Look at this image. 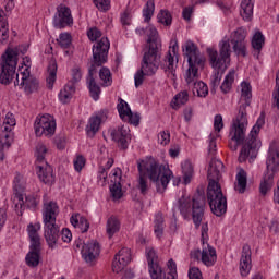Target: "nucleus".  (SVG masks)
Masks as SVG:
<instances>
[{
    "label": "nucleus",
    "mask_w": 279,
    "mask_h": 279,
    "mask_svg": "<svg viewBox=\"0 0 279 279\" xmlns=\"http://www.w3.org/2000/svg\"><path fill=\"white\" fill-rule=\"evenodd\" d=\"M40 230V222H37V223H29L27 226V233H28V236L29 239H35L37 236H40L38 234V231Z\"/></svg>",
    "instance_id": "53"
},
{
    "label": "nucleus",
    "mask_w": 279,
    "mask_h": 279,
    "mask_svg": "<svg viewBox=\"0 0 279 279\" xmlns=\"http://www.w3.org/2000/svg\"><path fill=\"white\" fill-rule=\"evenodd\" d=\"M234 70L229 71L220 86V90L225 93V95L228 94L229 90H232V84H234Z\"/></svg>",
    "instance_id": "37"
},
{
    "label": "nucleus",
    "mask_w": 279,
    "mask_h": 279,
    "mask_svg": "<svg viewBox=\"0 0 279 279\" xmlns=\"http://www.w3.org/2000/svg\"><path fill=\"white\" fill-rule=\"evenodd\" d=\"M48 151L49 150L47 149V146H45V144L39 143L36 145V149H35L36 165H43V162H47L45 158Z\"/></svg>",
    "instance_id": "35"
},
{
    "label": "nucleus",
    "mask_w": 279,
    "mask_h": 279,
    "mask_svg": "<svg viewBox=\"0 0 279 279\" xmlns=\"http://www.w3.org/2000/svg\"><path fill=\"white\" fill-rule=\"evenodd\" d=\"M117 108L122 121H129L131 125H138V123H141V116L138 113L132 112L130 105H128V102L122 98H119Z\"/></svg>",
    "instance_id": "18"
},
{
    "label": "nucleus",
    "mask_w": 279,
    "mask_h": 279,
    "mask_svg": "<svg viewBox=\"0 0 279 279\" xmlns=\"http://www.w3.org/2000/svg\"><path fill=\"white\" fill-rule=\"evenodd\" d=\"M146 256L148 260V269L151 279H162L165 272H162V268L158 265V255H156V251L154 248H146Z\"/></svg>",
    "instance_id": "19"
},
{
    "label": "nucleus",
    "mask_w": 279,
    "mask_h": 279,
    "mask_svg": "<svg viewBox=\"0 0 279 279\" xmlns=\"http://www.w3.org/2000/svg\"><path fill=\"white\" fill-rule=\"evenodd\" d=\"M14 86L23 88L25 95H33V93H38L40 82L36 77L31 76L29 70L26 69L24 72L16 74Z\"/></svg>",
    "instance_id": "13"
},
{
    "label": "nucleus",
    "mask_w": 279,
    "mask_h": 279,
    "mask_svg": "<svg viewBox=\"0 0 279 279\" xmlns=\"http://www.w3.org/2000/svg\"><path fill=\"white\" fill-rule=\"evenodd\" d=\"M75 95V84L72 82H69L63 89L59 93V99L62 104H69L71 101V98Z\"/></svg>",
    "instance_id": "27"
},
{
    "label": "nucleus",
    "mask_w": 279,
    "mask_h": 279,
    "mask_svg": "<svg viewBox=\"0 0 279 279\" xmlns=\"http://www.w3.org/2000/svg\"><path fill=\"white\" fill-rule=\"evenodd\" d=\"M232 49L236 56H247V41H231Z\"/></svg>",
    "instance_id": "42"
},
{
    "label": "nucleus",
    "mask_w": 279,
    "mask_h": 279,
    "mask_svg": "<svg viewBox=\"0 0 279 279\" xmlns=\"http://www.w3.org/2000/svg\"><path fill=\"white\" fill-rule=\"evenodd\" d=\"M0 62V84L8 86L16 76V66L19 64V50L8 48L2 54Z\"/></svg>",
    "instance_id": "11"
},
{
    "label": "nucleus",
    "mask_w": 279,
    "mask_h": 279,
    "mask_svg": "<svg viewBox=\"0 0 279 279\" xmlns=\"http://www.w3.org/2000/svg\"><path fill=\"white\" fill-rule=\"evenodd\" d=\"M108 51H110V40L108 37H101L93 46V61L88 70L87 86L94 101H98L99 95H101V87L95 81V76L97 75V69L108 60Z\"/></svg>",
    "instance_id": "5"
},
{
    "label": "nucleus",
    "mask_w": 279,
    "mask_h": 279,
    "mask_svg": "<svg viewBox=\"0 0 279 279\" xmlns=\"http://www.w3.org/2000/svg\"><path fill=\"white\" fill-rule=\"evenodd\" d=\"M178 43H175L171 50H169L165 57V64L167 65L166 73L172 82L178 80L175 75V69H178Z\"/></svg>",
    "instance_id": "17"
},
{
    "label": "nucleus",
    "mask_w": 279,
    "mask_h": 279,
    "mask_svg": "<svg viewBox=\"0 0 279 279\" xmlns=\"http://www.w3.org/2000/svg\"><path fill=\"white\" fill-rule=\"evenodd\" d=\"M25 204H26L27 208H31L32 210H36V208L40 204V196H38L36 194L27 195Z\"/></svg>",
    "instance_id": "49"
},
{
    "label": "nucleus",
    "mask_w": 279,
    "mask_h": 279,
    "mask_svg": "<svg viewBox=\"0 0 279 279\" xmlns=\"http://www.w3.org/2000/svg\"><path fill=\"white\" fill-rule=\"evenodd\" d=\"M208 222H203L201 227L202 250L191 251L190 256L193 260H199L205 267H214L217 263V250L208 244Z\"/></svg>",
    "instance_id": "10"
},
{
    "label": "nucleus",
    "mask_w": 279,
    "mask_h": 279,
    "mask_svg": "<svg viewBox=\"0 0 279 279\" xmlns=\"http://www.w3.org/2000/svg\"><path fill=\"white\" fill-rule=\"evenodd\" d=\"M111 182L113 183L110 187L111 197L113 199H121V197H123V190L121 189V169L114 170Z\"/></svg>",
    "instance_id": "24"
},
{
    "label": "nucleus",
    "mask_w": 279,
    "mask_h": 279,
    "mask_svg": "<svg viewBox=\"0 0 279 279\" xmlns=\"http://www.w3.org/2000/svg\"><path fill=\"white\" fill-rule=\"evenodd\" d=\"M182 173L184 184H191V180L193 179V163L186 160L182 163Z\"/></svg>",
    "instance_id": "38"
},
{
    "label": "nucleus",
    "mask_w": 279,
    "mask_h": 279,
    "mask_svg": "<svg viewBox=\"0 0 279 279\" xmlns=\"http://www.w3.org/2000/svg\"><path fill=\"white\" fill-rule=\"evenodd\" d=\"M73 23V15L71 9L64 4L57 7V13L54 14L52 24L57 29H64Z\"/></svg>",
    "instance_id": "15"
},
{
    "label": "nucleus",
    "mask_w": 279,
    "mask_h": 279,
    "mask_svg": "<svg viewBox=\"0 0 279 279\" xmlns=\"http://www.w3.org/2000/svg\"><path fill=\"white\" fill-rule=\"evenodd\" d=\"M61 239L64 243H71V239H73V234L71 233V230L63 229L61 232Z\"/></svg>",
    "instance_id": "64"
},
{
    "label": "nucleus",
    "mask_w": 279,
    "mask_h": 279,
    "mask_svg": "<svg viewBox=\"0 0 279 279\" xmlns=\"http://www.w3.org/2000/svg\"><path fill=\"white\" fill-rule=\"evenodd\" d=\"M221 171H223V162L221 160L214 159L209 162L207 170V201L210 206L211 213L216 217H222L228 210V199L221 191L219 180H221Z\"/></svg>",
    "instance_id": "4"
},
{
    "label": "nucleus",
    "mask_w": 279,
    "mask_h": 279,
    "mask_svg": "<svg viewBox=\"0 0 279 279\" xmlns=\"http://www.w3.org/2000/svg\"><path fill=\"white\" fill-rule=\"evenodd\" d=\"M0 35L1 45H5L8 43V39L10 38V25L8 24V20H5V16L0 14Z\"/></svg>",
    "instance_id": "31"
},
{
    "label": "nucleus",
    "mask_w": 279,
    "mask_h": 279,
    "mask_svg": "<svg viewBox=\"0 0 279 279\" xmlns=\"http://www.w3.org/2000/svg\"><path fill=\"white\" fill-rule=\"evenodd\" d=\"M62 49H69L71 47L72 38L69 33H61L57 39Z\"/></svg>",
    "instance_id": "47"
},
{
    "label": "nucleus",
    "mask_w": 279,
    "mask_h": 279,
    "mask_svg": "<svg viewBox=\"0 0 279 279\" xmlns=\"http://www.w3.org/2000/svg\"><path fill=\"white\" fill-rule=\"evenodd\" d=\"M120 23L123 27H128V25H131L132 17L130 16V12L124 11L120 16Z\"/></svg>",
    "instance_id": "59"
},
{
    "label": "nucleus",
    "mask_w": 279,
    "mask_h": 279,
    "mask_svg": "<svg viewBox=\"0 0 279 279\" xmlns=\"http://www.w3.org/2000/svg\"><path fill=\"white\" fill-rule=\"evenodd\" d=\"M60 213L58 204L53 201L44 204L43 219H44V236L48 247L56 250L60 239V228L56 225V219Z\"/></svg>",
    "instance_id": "7"
},
{
    "label": "nucleus",
    "mask_w": 279,
    "mask_h": 279,
    "mask_svg": "<svg viewBox=\"0 0 279 279\" xmlns=\"http://www.w3.org/2000/svg\"><path fill=\"white\" fill-rule=\"evenodd\" d=\"M31 252H40V235L31 238Z\"/></svg>",
    "instance_id": "61"
},
{
    "label": "nucleus",
    "mask_w": 279,
    "mask_h": 279,
    "mask_svg": "<svg viewBox=\"0 0 279 279\" xmlns=\"http://www.w3.org/2000/svg\"><path fill=\"white\" fill-rule=\"evenodd\" d=\"M157 19L158 23L166 25V27H169L171 23H173V17L171 16V12H169V10H160V12L157 15Z\"/></svg>",
    "instance_id": "40"
},
{
    "label": "nucleus",
    "mask_w": 279,
    "mask_h": 279,
    "mask_svg": "<svg viewBox=\"0 0 279 279\" xmlns=\"http://www.w3.org/2000/svg\"><path fill=\"white\" fill-rule=\"evenodd\" d=\"M214 128L216 132H221L223 130V117L221 114H217L214 119Z\"/></svg>",
    "instance_id": "60"
},
{
    "label": "nucleus",
    "mask_w": 279,
    "mask_h": 279,
    "mask_svg": "<svg viewBox=\"0 0 279 279\" xmlns=\"http://www.w3.org/2000/svg\"><path fill=\"white\" fill-rule=\"evenodd\" d=\"M279 171V143L270 144L266 159V173L259 185L260 195H267L274 186V175Z\"/></svg>",
    "instance_id": "9"
},
{
    "label": "nucleus",
    "mask_w": 279,
    "mask_h": 279,
    "mask_svg": "<svg viewBox=\"0 0 279 279\" xmlns=\"http://www.w3.org/2000/svg\"><path fill=\"white\" fill-rule=\"evenodd\" d=\"M190 279H202V271L197 267L190 268L189 270Z\"/></svg>",
    "instance_id": "63"
},
{
    "label": "nucleus",
    "mask_w": 279,
    "mask_h": 279,
    "mask_svg": "<svg viewBox=\"0 0 279 279\" xmlns=\"http://www.w3.org/2000/svg\"><path fill=\"white\" fill-rule=\"evenodd\" d=\"M187 102H189V92L183 90L174 96L173 100L171 101V106L173 110H178V108H180L181 106H184Z\"/></svg>",
    "instance_id": "33"
},
{
    "label": "nucleus",
    "mask_w": 279,
    "mask_h": 279,
    "mask_svg": "<svg viewBox=\"0 0 279 279\" xmlns=\"http://www.w3.org/2000/svg\"><path fill=\"white\" fill-rule=\"evenodd\" d=\"M236 181L238 183L235 184V191L245 193V189H247V172H245L243 169H240L236 174Z\"/></svg>",
    "instance_id": "32"
},
{
    "label": "nucleus",
    "mask_w": 279,
    "mask_h": 279,
    "mask_svg": "<svg viewBox=\"0 0 279 279\" xmlns=\"http://www.w3.org/2000/svg\"><path fill=\"white\" fill-rule=\"evenodd\" d=\"M70 221L71 225L74 228H78L82 233L88 232V229L90 228V223H88V220L81 216L80 214L72 215Z\"/></svg>",
    "instance_id": "26"
},
{
    "label": "nucleus",
    "mask_w": 279,
    "mask_h": 279,
    "mask_svg": "<svg viewBox=\"0 0 279 279\" xmlns=\"http://www.w3.org/2000/svg\"><path fill=\"white\" fill-rule=\"evenodd\" d=\"M138 171V180H137V189L142 195H147L151 185L149 184V177L145 174V170L143 169V163H137Z\"/></svg>",
    "instance_id": "23"
},
{
    "label": "nucleus",
    "mask_w": 279,
    "mask_h": 279,
    "mask_svg": "<svg viewBox=\"0 0 279 279\" xmlns=\"http://www.w3.org/2000/svg\"><path fill=\"white\" fill-rule=\"evenodd\" d=\"M252 271V248L245 244L242 248V255L240 259V274L243 278L250 275Z\"/></svg>",
    "instance_id": "21"
},
{
    "label": "nucleus",
    "mask_w": 279,
    "mask_h": 279,
    "mask_svg": "<svg viewBox=\"0 0 279 279\" xmlns=\"http://www.w3.org/2000/svg\"><path fill=\"white\" fill-rule=\"evenodd\" d=\"M207 53L211 68L219 69L220 71H226L228 69V64H230V56H232L230 39H228V37H225L219 43V52L213 48H208Z\"/></svg>",
    "instance_id": "12"
},
{
    "label": "nucleus",
    "mask_w": 279,
    "mask_h": 279,
    "mask_svg": "<svg viewBox=\"0 0 279 279\" xmlns=\"http://www.w3.org/2000/svg\"><path fill=\"white\" fill-rule=\"evenodd\" d=\"M14 141V134L12 132H7L3 137L0 138V148L10 149Z\"/></svg>",
    "instance_id": "48"
},
{
    "label": "nucleus",
    "mask_w": 279,
    "mask_h": 279,
    "mask_svg": "<svg viewBox=\"0 0 279 279\" xmlns=\"http://www.w3.org/2000/svg\"><path fill=\"white\" fill-rule=\"evenodd\" d=\"M85 166H86V159L84 158V156L78 155L74 159V169H75V171H77V172L82 171V169H84Z\"/></svg>",
    "instance_id": "57"
},
{
    "label": "nucleus",
    "mask_w": 279,
    "mask_h": 279,
    "mask_svg": "<svg viewBox=\"0 0 279 279\" xmlns=\"http://www.w3.org/2000/svg\"><path fill=\"white\" fill-rule=\"evenodd\" d=\"M183 56L187 60L189 68L185 71L184 80L187 86L193 88V93H197V97H206L208 95V85L199 80V69L204 66L206 59L199 52V48L189 40L183 46Z\"/></svg>",
    "instance_id": "3"
},
{
    "label": "nucleus",
    "mask_w": 279,
    "mask_h": 279,
    "mask_svg": "<svg viewBox=\"0 0 279 279\" xmlns=\"http://www.w3.org/2000/svg\"><path fill=\"white\" fill-rule=\"evenodd\" d=\"M272 106L274 108H277V110H279V70L276 74V86L275 89L272 92Z\"/></svg>",
    "instance_id": "50"
},
{
    "label": "nucleus",
    "mask_w": 279,
    "mask_h": 279,
    "mask_svg": "<svg viewBox=\"0 0 279 279\" xmlns=\"http://www.w3.org/2000/svg\"><path fill=\"white\" fill-rule=\"evenodd\" d=\"M240 14L244 21H252L254 16V0H242Z\"/></svg>",
    "instance_id": "25"
},
{
    "label": "nucleus",
    "mask_w": 279,
    "mask_h": 279,
    "mask_svg": "<svg viewBox=\"0 0 279 279\" xmlns=\"http://www.w3.org/2000/svg\"><path fill=\"white\" fill-rule=\"evenodd\" d=\"M119 230H121V221H119V218L116 216L109 217L106 225V231L109 239H112V236H114Z\"/></svg>",
    "instance_id": "28"
},
{
    "label": "nucleus",
    "mask_w": 279,
    "mask_h": 279,
    "mask_svg": "<svg viewBox=\"0 0 279 279\" xmlns=\"http://www.w3.org/2000/svg\"><path fill=\"white\" fill-rule=\"evenodd\" d=\"M94 3L101 12H107V10H110V0H94Z\"/></svg>",
    "instance_id": "58"
},
{
    "label": "nucleus",
    "mask_w": 279,
    "mask_h": 279,
    "mask_svg": "<svg viewBox=\"0 0 279 279\" xmlns=\"http://www.w3.org/2000/svg\"><path fill=\"white\" fill-rule=\"evenodd\" d=\"M99 125H101V118L99 116H95L89 119L86 126V133L90 138L99 132Z\"/></svg>",
    "instance_id": "29"
},
{
    "label": "nucleus",
    "mask_w": 279,
    "mask_h": 279,
    "mask_svg": "<svg viewBox=\"0 0 279 279\" xmlns=\"http://www.w3.org/2000/svg\"><path fill=\"white\" fill-rule=\"evenodd\" d=\"M58 75V63L56 61H51L48 65V76L46 78L47 87L51 90L53 88V84H56Z\"/></svg>",
    "instance_id": "30"
},
{
    "label": "nucleus",
    "mask_w": 279,
    "mask_h": 279,
    "mask_svg": "<svg viewBox=\"0 0 279 279\" xmlns=\"http://www.w3.org/2000/svg\"><path fill=\"white\" fill-rule=\"evenodd\" d=\"M245 38H247V31L243 27L238 28L231 34V43H247Z\"/></svg>",
    "instance_id": "44"
},
{
    "label": "nucleus",
    "mask_w": 279,
    "mask_h": 279,
    "mask_svg": "<svg viewBox=\"0 0 279 279\" xmlns=\"http://www.w3.org/2000/svg\"><path fill=\"white\" fill-rule=\"evenodd\" d=\"M214 71L216 72L211 76V93H215V90L219 88V84H221V77L223 73H226V70L214 69Z\"/></svg>",
    "instance_id": "46"
},
{
    "label": "nucleus",
    "mask_w": 279,
    "mask_h": 279,
    "mask_svg": "<svg viewBox=\"0 0 279 279\" xmlns=\"http://www.w3.org/2000/svg\"><path fill=\"white\" fill-rule=\"evenodd\" d=\"M178 209L184 219H189L191 216L195 229L199 230V226H203L205 220L206 196L197 194L191 199V197L183 195L178 201Z\"/></svg>",
    "instance_id": "6"
},
{
    "label": "nucleus",
    "mask_w": 279,
    "mask_h": 279,
    "mask_svg": "<svg viewBox=\"0 0 279 279\" xmlns=\"http://www.w3.org/2000/svg\"><path fill=\"white\" fill-rule=\"evenodd\" d=\"M36 136H53L56 134V120L51 114H44L35 120Z\"/></svg>",
    "instance_id": "14"
},
{
    "label": "nucleus",
    "mask_w": 279,
    "mask_h": 279,
    "mask_svg": "<svg viewBox=\"0 0 279 279\" xmlns=\"http://www.w3.org/2000/svg\"><path fill=\"white\" fill-rule=\"evenodd\" d=\"M208 154L209 156H211L210 162H213L214 160H219L215 159V154H217V142L215 141V135L213 134L209 135Z\"/></svg>",
    "instance_id": "51"
},
{
    "label": "nucleus",
    "mask_w": 279,
    "mask_h": 279,
    "mask_svg": "<svg viewBox=\"0 0 279 279\" xmlns=\"http://www.w3.org/2000/svg\"><path fill=\"white\" fill-rule=\"evenodd\" d=\"M100 252L101 250L99 248V242L95 240L86 242L81 250L82 258L85 260V263H93L94 260H97Z\"/></svg>",
    "instance_id": "20"
},
{
    "label": "nucleus",
    "mask_w": 279,
    "mask_h": 279,
    "mask_svg": "<svg viewBox=\"0 0 279 279\" xmlns=\"http://www.w3.org/2000/svg\"><path fill=\"white\" fill-rule=\"evenodd\" d=\"M155 10H156V4L154 0H148L143 10V16H144L145 23H149V21H151V16H154Z\"/></svg>",
    "instance_id": "41"
},
{
    "label": "nucleus",
    "mask_w": 279,
    "mask_h": 279,
    "mask_svg": "<svg viewBox=\"0 0 279 279\" xmlns=\"http://www.w3.org/2000/svg\"><path fill=\"white\" fill-rule=\"evenodd\" d=\"M99 78L102 82V86H112V73L108 68L100 69Z\"/></svg>",
    "instance_id": "45"
},
{
    "label": "nucleus",
    "mask_w": 279,
    "mask_h": 279,
    "mask_svg": "<svg viewBox=\"0 0 279 279\" xmlns=\"http://www.w3.org/2000/svg\"><path fill=\"white\" fill-rule=\"evenodd\" d=\"M36 169L40 182H44V184L48 185H51L56 182V175H53V168L49 166L48 162L38 163Z\"/></svg>",
    "instance_id": "22"
},
{
    "label": "nucleus",
    "mask_w": 279,
    "mask_h": 279,
    "mask_svg": "<svg viewBox=\"0 0 279 279\" xmlns=\"http://www.w3.org/2000/svg\"><path fill=\"white\" fill-rule=\"evenodd\" d=\"M158 142L160 145H169L171 142V133H169V131H161L158 134Z\"/></svg>",
    "instance_id": "55"
},
{
    "label": "nucleus",
    "mask_w": 279,
    "mask_h": 279,
    "mask_svg": "<svg viewBox=\"0 0 279 279\" xmlns=\"http://www.w3.org/2000/svg\"><path fill=\"white\" fill-rule=\"evenodd\" d=\"M87 36L92 43H95L101 38V31L97 27H92L87 31Z\"/></svg>",
    "instance_id": "54"
},
{
    "label": "nucleus",
    "mask_w": 279,
    "mask_h": 279,
    "mask_svg": "<svg viewBox=\"0 0 279 279\" xmlns=\"http://www.w3.org/2000/svg\"><path fill=\"white\" fill-rule=\"evenodd\" d=\"M136 34L140 36H147V49L144 52L141 69L134 75L135 87L143 86L145 82V75H156L158 69H160V58L162 56V40L158 35V29L155 26H147L146 28H136Z\"/></svg>",
    "instance_id": "2"
},
{
    "label": "nucleus",
    "mask_w": 279,
    "mask_h": 279,
    "mask_svg": "<svg viewBox=\"0 0 279 279\" xmlns=\"http://www.w3.org/2000/svg\"><path fill=\"white\" fill-rule=\"evenodd\" d=\"M155 234L157 239H160L165 232V217H162L161 213L156 214L155 216Z\"/></svg>",
    "instance_id": "36"
},
{
    "label": "nucleus",
    "mask_w": 279,
    "mask_h": 279,
    "mask_svg": "<svg viewBox=\"0 0 279 279\" xmlns=\"http://www.w3.org/2000/svg\"><path fill=\"white\" fill-rule=\"evenodd\" d=\"M4 124V132H12V128L16 125V119H14V116L12 113H7Z\"/></svg>",
    "instance_id": "52"
},
{
    "label": "nucleus",
    "mask_w": 279,
    "mask_h": 279,
    "mask_svg": "<svg viewBox=\"0 0 279 279\" xmlns=\"http://www.w3.org/2000/svg\"><path fill=\"white\" fill-rule=\"evenodd\" d=\"M39 251H31L27 255H26V265L28 267H38L39 263H40V254L38 253Z\"/></svg>",
    "instance_id": "43"
},
{
    "label": "nucleus",
    "mask_w": 279,
    "mask_h": 279,
    "mask_svg": "<svg viewBox=\"0 0 279 279\" xmlns=\"http://www.w3.org/2000/svg\"><path fill=\"white\" fill-rule=\"evenodd\" d=\"M114 258H116V260L117 259L121 260L122 265H128L132 260V253H131L130 248L123 247L119 251L118 254H116Z\"/></svg>",
    "instance_id": "39"
},
{
    "label": "nucleus",
    "mask_w": 279,
    "mask_h": 279,
    "mask_svg": "<svg viewBox=\"0 0 279 279\" xmlns=\"http://www.w3.org/2000/svg\"><path fill=\"white\" fill-rule=\"evenodd\" d=\"M111 138L118 143L119 149H128L130 143H132V134L130 133V126H118L111 131Z\"/></svg>",
    "instance_id": "16"
},
{
    "label": "nucleus",
    "mask_w": 279,
    "mask_h": 279,
    "mask_svg": "<svg viewBox=\"0 0 279 279\" xmlns=\"http://www.w3.org/2000/svg\"><path fill=\"white\" fill-rule=\"evenodd\" d=\"M21 180H23V177L21 174H17L14 178L13 189H14V191H16V193H21V191H23V183H21Z\"/></svg>",
    "instance_id": "62"
},
{
    "label": "nucleus",
    "mask_w": 279,
    "mask_h": 279,
    "mask_svg": "<svg viewBox=\"0 0 279 279\" xmlns=\"http://www.w3.org/2000/svg\"><path fill=\"white\" fill-rule=\"evenodd\" d=\"M138 165H142L145 175L148 177L150 182L156 184L157 193H165L171 178H173V172L169 169V166L160 165L154 159L138 162Z\"/></svg>",
    "instance_id": "8"
},
{
    "label": "nucleus",
    "mask_w": 279,
    "mask_h": 279,
    "mask_svg": "<svg viewBox=\"0 0 279 279\" xmlns=\"http://www.w3.org/2000/svg\"><path fill=\"white\" fill-rule=\"evenodd\" d=\"M125 267H128V264H123L122 260L117 259V258L114 257V260H113V263H112V271H113L114 274H121V271H123V269H125Z\"/></svg>",
    "instance_id": "56"
},
{
    "label": "nucleus",
    "mask_w": 279,
    "mask_h": 279,
    "mask_svg": "<svg viewBox=\"0 0 279 279\" xmlns=\"http://www.w3.org/2000/svg\"><path fill=\"white\" fill-rule=\"evenodd\" d=\"M251 45L254 51H257V56H258V53H260V50L263 49V45H265V36L263 35V33H260V31H257L254 34Z\"/></svg>",
    "instance_id": "34"
},
{
    "label": "nucleus",
    "mask_w": 279,
    "mask_h": 279,
    "mask_svg": "<svg viewBox=\"0 0 279 279\" xmlns=\"http://www.w3.org/2000/svg\"><path fill=\"white\" fill-rule=\"evenodd\" d=\"M241 106L236 118L233 120L229 142V147L231 151H236L239 145H242V149L239 155V162H245L247 158L254 160L258 156V149H260V140H258V134L260 128L265 125V116H260L253 129L251 130L248 136L245 138V132H247V107L252 104V85L247 82H242L241 84ZM244 101V102H243Z\"/></svg>",
    "instance_id": "1"
}]
</instances>
